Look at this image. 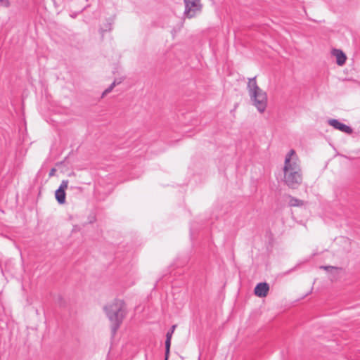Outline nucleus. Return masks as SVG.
Masks as SVG:
<instances>
[{"label":"nucleus","mask_w":360,"mask_h":360,"mask_svg":"<svg viewBox=\"0 0 360 360\" xmlns=\"http://www.w3.org/2000/svg\"><path fill=\"white\" fill-rule=\"evenodd\" d=\"M283 181L291 188H297L302 182V169L295 150L286 154L283 167Z\"/></svg>","instance_id":"1"},{"label":"nucleus","mask_w":360,"mask_h":360,"mask_svg":"<svg viewBox=\"0 0 360 360\" xmlns=\"http://www.w3.org/2000/svg\"><path fill=\"white\" fill-rule=\"evenodd\" d=\"M105 311L112 324V335H115L126 314L124 302L121 300H115L112 304L105 307Z\"/></svg>","instance_id":"2"},{"label":"nucleus","mask_w":360,"mask_h":360,"mask_svg":"<svg viewBox=\"0 0 360 360\" xmlns=\"http://www.w3.org/2000/svg\"><path fill=\"white\" fill-rule=\"evenodd\" d=\"M248 90L252 104L259 112H264L267 105V96L256 82V77L249 79Z\"/></svg>","instance_id":"3"},{"label":"nucleus","mask_w":360,"mask_h":360,"mask_svg":"<svg viewBox=\"0 0 360 360\" xmlns=\"http://www.w3.org/2000/svg\"><path fill=\"white\" fill-rule=\"evenodd\" d=\"M185 4L184 16L192 18L200 13L202 9L200 0H184Z\"/></svg>","instance_id":"4"},{"label":"nucleus","mask_w":360,"mask_h":360,"mask_svg":"<svg viewBox=\"0 0 360 360\" xmlns=\"http://www.w3.org/2000/svg\"><path fill=\"white\" fill-rule=\"evenodd\" d=\"M68 181L63 180L59 188L56 191L55 196L59 204H63L65 202V190L68 188Z\"/></svg>","instance_id":"5"},{"label":"nucleus","mask_w":360,"mask_h":360,"mask_svg":"<svg viewBox=\"0 0 360 360\" xmlns=\"http://www.w3.org/2000/svg\"><path fill=\"white\" fill-rule=\"evenodd\" d=\"M328 122L330 126L333 127L335 129H338L347 134H350L353 131L352 129L349 126L340 122L338 120L330 119L328 120Z\"/></svg>","instance_id":"6"},{"label":"nucleus","mask_w":360,"mask_h":360,"mask_svg":"<svg viewBox=\"0 0 360 360\" xmlns=\"http://www.w3.org/2000/svg\"><path fill=\"white\" fill-rule=\"evenodd\" d=\"M269 290L267 283H259L255 288V294L259 297H266Z\"/></svg>","instance_id":"7"},{"label":"nucleus","mask_w":360,"mask_h":360,"mask_svg":"<svg viewBox=\"0 0 360 360\" xmlns=\"http://www.w3.org/2000/svg\"><path fill=\"white\" fill-rule=\"evenodd\" d=\"M175 328H176V326L175 325H173L171 328V329L167 333V335H166V340H165V360H167L168 359V355H169V349H170V345H171V339H172V334L175 330Z\"/></svg>","instance_id":"8"},{"label":"nucleus","mask_w":360,"mask_h":360,"mask_svg":"<svg viewBox=\"0 0 360 360\" xmlns=\"http://www.w3.org/2000/svg\"><path fill=\"white\" fill-rule=\"evenodd\" d=\"M333 54L336 57V62L338 65H342L345 63L346 56L341 50L335 49L333 51Z\"/></svg>","instance_id":"9"},{"label":"nucleus","mask_w":360,"mask_h":360,"mask_svg":"<svg viewBox=\"0 0 360 360\" xmlns=\"http://www.w3.org/2000/svg\"><path fill=\"white\" fill-rule=\"evenodd\" d=\"M289 205L292 207L300 206L303 205V202L294 197H290L289 200Z\"/></svg>","instance_id":"10"},{"label":"nucleus","mask_w":360,"mask_h":360,"mask_svg":"<svg viewBox=\"0 0 360 360\" xmlns=\"http://www.w3.org/2000/svg\"><path fill=\"white\" fill-rule=\"evenodd\" d=\"M119 82H117L116 80H115L110 86L109 87H108L103 93L102 96H104L105 95L108 94V93H110L112 89L116 86L117 84H119Z\"/></svg>","instance_id":"11"},{"label":"nucleus","mask_w":360,"mask_h":360,"mask_svg":"<svg viewBox=\"0 0 360 360\" xmlns=\"http://www.w3.org/2000/svg\"><path fill=\"white\" fill-rule=\"evenodd\" d=\"M321 269H323L327 271H330L332 270L338 271V268L333 266H320Z\"/></svg>","instance_id":"12"},{"label":"nucleus","mask_w":360,"mask_h":360,"mask_svg":"<svg viewBox=\"0 0 360 360\" xmlns=\"http://www.w3.org/2000/svg\"><path fill=\"white\" fill-rule=\"evenodd\" d=\"M0 4L5 7H8L10 5L9 0H0Z\"/></svg>","instance_id":"13"},{"label":"nucleus","mask_w":360,"mask_h":360,"mask_svg":"<svg viewBox=\"0 0 360 360\" xmlns=\"http://www.w3.org/2000/svg\"><path fill=\"white\" fill-rule=\"evenodd\" d=\"M55 171H56V170H55V169H51V171L50 172L49 175H50V176L53 175V173L55 172Z\"/></svg>","instance_id":"14"}]
</instances>
